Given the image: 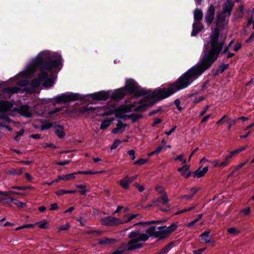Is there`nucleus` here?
Wrapping results in <instances>:
<instances>
[{
    "instance_id": "obj_63",
    "label": "nucleus",
    "mask_w": 254,
    "mask_h": 254,
    "mask_svg": "<svg viewBox=\"0 0 254 254\" xmlns=\"http://www.w3.org/2000/svg\"><path fill=\"white\" fill-rule=\"evenodd\" d=\"M63 107L56 108L54 110H52L50 111L49 113L51 115H53V114H56V113H57L58 112H59L63 110Z\"/></svg>"
},
{
    "instance_id": "obj_28",
    "label": "nucleus",
    "mask_w": 254,
    "mask_h": 254,
    "mask_svg": "<svg viewBox=\"0 0 254 254\" xmlns=\"http://www.w3.org/2000/svg\"><path fill=\"white\" fill-rule=\"evenodd\" d=\"M194 20L195 22H200L203 17V13L201 9L196 8L193 12Z\"/></svg>"
},
{
    "instance_id": "obj_34",
    "label": "nucleus",
    "mask_w": 254,
    "mask_h": 254,
    "mask_svg": "<svg viewBox=\"0 0 254 254\" xmlns=\"http://www.w3.org/2000/svg\"><path fill=\"white\" fill-rule=\"evenodd\" d=\"M143 115L142 114L133 113L129 115V119L131 120L133 123L136 122L138 120L141 119Z\"/></svg>"
},
{
    "instance_id": "obj_52",
    "label": "nucleus",
    "mask_w": 254,
    "mask_h": 254,
    "mask_svg": "<svg viewBox=\"0 0 254 254\" xmlns=\"http://www.w3.org/2000/svg\"><path fill=\"white\" fill-rule=\"evenodd\" d=\"M121 141L119 139H117L115 140V141H114V142L113 143L112 145L111 146V149H116L118 147V146L121 144Z\"/></svg>"
},
{
    "instance_id": "obj_37",
    "label": "nucleus",
    "mask_w": 254,
    "mask_h": 254,
    "mask_svg": "<svg viewBox=\"0 0 254 254\" xmlns=\"http://www.w3.org/2000/svg\"><path fill=\"white\" fill-rule=\"evenodd\" d=\"M76 192V190H60L57 191L56 193L57 195L60 196L64 194L67 193H74Z\"/></svg>"
},
{
    "instance_id": "obj_58",
    "label": "nucleus",
    "mask_w": 254,
    "mask_h": 254,
    "mask_svg": "<svg viewBox=\"0 0 254 254\" xmlns=\"http://www.w3.org/2000/svg\"><path fill=\"white\" fill-rule=\"evenodd\" d=\"M75 220L79 222L80 225L81 226H85V223L86 222V220L85 219H83V218L82 217H80L79 218H77L75 219Z\"/></svg>"
},
{
    "instance_id": "obj_3",
    "label": "nucleus",
    "mask_w": 254,
    "mask_h": 254,
    "mask_svg": "<svg viewBox=\"0 0 254 254\" xmlns=\"http://www.w3.org/2000/svg\"><path fill=\"white\" fill-rule=\"evenodd\" d=\"M35 65L38 67L41 73L37 78L30 81L33 88L38 87L41 82L46 77V70L51 72L53 69L62 64V57L61 55H54L53 57L46 55L44 52L38 54L34 60Z\"/></svg>"
},
{
    "instance_id": "obj_1",
    "label": "nucleus",
    "mask_w": 254,
    "mask_h": 254,
    "mask_svg": "<svg viewBox=\"0 0 254 254\" xmlns=\"http://www.w3.org/2000/svg\"><path fill=\"white\" fill-rule=\"evenodd\" d=\"M219 29L216 27L210 36L209 41L204 45V55L201 61L193 66L199 76L212 66L220 55L224 56L233 43L232 40L223 49L224 43L219 41Z\"/></svg>"
},
{
    "instance_id": "obj_2",
    "label": "nucleus",
    "mask_w": 254,
    "mask_h": 254,
    "mask_svg": "<svg viewBox=\"0 0 254 254\" xmlns=\"http://www.w3.org/2000/svg\"><path fill=\"white\" fill-rule=\"evenodd\" d=\"M199 75L193 66L180 76L175 82L168 85V88H158L149 95L152 101H159L171 96L176 92L187 88Z\"/></svg>"
},
{
    "instance_id": "obj_5",
    "label": "nucleus",
    "mask_w": 254,
    "mask_h": 254,
    "mask_svg": "<svg viewBox=\"0 0 254 254\" xmlns=\"http://www.w3.org/2000/svg\"><path fill=\"white\" fill-rule=\"evenodd\" d=\"M53 99L56 103L61 104L77 100H84L85 99V96L79 93L70 92L58 95Z\"/></svg>"
},
{
    "instance_id": "obj_57",
    "label": "nucleus",
    "mask_w": 254,
    "mask_h": 254,
    "mask_svg": "<svg viewBox=\"0 0 254 254\" xmlns=\"http://www.w3.org/2000/svg\"><path fill=\"white\" fill-rule=\"evenodd\" d=\"M146 162H147V160L142 159V158H140V159H138V160L135 161L134 162V164L136 165L140 166V165H142L144 164Z\"/></svg>"
},
{
    "instance_id": "obj_31",
    "label": "nucleus",
    "mask_w": 254,
    "mask_h": 254,
    "mask_svg": "<svg viewBox=\"0 0 254 254\" xmlns=\"http://www.w3.org/2000/svg\"><path fill=\"white\" fill-rule=\"evenodd\" d=\"M57 127H58L59 129H57L55 130V134L60 138H64L65 136V133L64 132L63 127L60 125H58Z\"/></svg>"
},
{
    "instance_id": "obj_32",
    "label": "nucleus",
    "mask_w": 254,
    "mask_h": 254,
    "mask_svg": "<svg viewBox=\"0 0 254 254\" xmlns=\"http://www.w3.org/2000/svg\"><path fill=\"white\" fill-rule=\"evenodd\" d=\"M112 121L113 120L109 119L103 120V121L101 124L100 128L102 130L107 129L111 124Z\"/></svg>"
},
{
    "instance_id": "obj_49",
    "label": "nucleus",
    "mask_w": 254,
    "mask_h": 254,
    "mask_svg": "<svg viewBox=\"0 0 254 254\" xmlns=\"http://www.w3.org/2000/svg\"><path fill=\"white\" fill-rule=\"evenodd\" d=\"M99 172L97 171H77V174H80V175H94L99 173Z\"/></svg>"
},
{
    "instance_id": "obj_61",
    "label": "nucleus",
    "mask_w": 254,
    "mask_h": 254,
    "mask_svg": "<svg viewBox=\"0 0 254 254\" xmlns=\"http://www.w3.org/2000/svg\"><path fill=\"white\" fill-rule=\"evenodd\" d=\"M153 120H154V122L152 124V127H155L156 125H157L162 122V120L160 118H154L153 119Z\"/></svg>"
},
{
    "instance_id": "obj_46",
    "label": "nucleus",
    "mask_w": 254,
    "mask_h": 254,
    "mask_svg": "<svg viewBox=\"0 0 254 254\" xmlns=\"http://www.w3.org/2000/svg\"><path fill=\"white\" fill-rule=\"evenodd\" d=\"M10 194H13L15 195H20L22 194L21 193L15 191H9L8 192H3L2 191H0V194L4 195V196H9Z\"/></svg>"
},
{
    "instance_id": "obj_41",
    "label": "nucleus",
    "mask_w": 254,
    "mask_h": 254,
    "mask_svg": "<svg viewBox=\"0 0 254 254\" xmlns=\"http://www.w3.org/2000/svg\"><path fill=\"white\" fill-rule=\"evenodd\" d=\"M139 215V214H127L126 215V216H127L128 218L127 219H126L124 221H122L123 224L127 223V222L130 221L131 220H132V219L136 218L137 216H138Z\"/></svg>"
},
{
    "instance_id": "obj_11",
    "label": "nucleus",
    "mask_w": 254,
    "mask_h": 254,
    "mask_svg": "<svg viewBox=\"0 0 254 254\" xmlns=\"http://www.w3.org/2000/svg\"><path fill=\"white\" fill-rule=\"evenodd\" d=\"M138 85L137 83L132 79H129L126 81V85L123 88L130 94H134L137 89Z\"/></svg>"
},
{
    "instance_id": "obj_47",
    "label": "nucleus",
    "mask_w": 254,
    "mask_h": 254,
    "mask_svg": "<svg viewBox=\"0 0 254 254\" xmlns=\"http://www.w3.org/2000/svg\"><path fill=\"white\" fill-rule=\"evenodd\" d=\"M195 208V206H191V207H189L188 208L183 209L182 210H181L178 211L177 212H176L175 213V215H179V214H182L183 213L191 211V210H193Z\"/></svg>"
},
{
    "instance_id": "obj_19",
    "label": "nucleus",
    "mask_w": 254,
    "mask_h": 254,
    "mask_svg": "<svg viewBox=\"0 0 254 254\" xmlns=\"http://www.w3.org/2000/svg\"><path fill=\"white\" fill-rule=\"evenodd\" d=\"M178 171L186 178H189L191 174V171H190V166L188 165H184L181 168L178 169Z\"/></svg>"
},
{
    "instance_id": "obj_27",
    "label": "nucleus",
    "mask_w": 254,
    "mask_h": 254,
    "mask_svg": "<svg viewBox=\"0 0 254 254\" xmlns=\"http://www.w3.org/2000/svg\"><path fill=\"white\" fill-rule=\"evenodd\" d=\"M151 92V91L146 90L145 88H139L137 87V89L135 91L134 94L136 97H140L146 95L148 96Z\"/></svg>"
},
{
    "instance_id": "obj_33",
    "label": "nucleus",
    "mask_w": 254,
    "mask_h": 254,
    "mask_svg": "<svg viewBox=\"0 0 254 254\" xmlns=\"http://www.w3.org/2000/svg\"><path fill=\"white\" fill-rule=\"evenodd\" d=\"M214 164L215 167H225L227 166L229 163L225 158L224 160L222 162H219V160H215L214 161Z\"/></svg>"
},
{
    "instance_id": "obj_45",
    "label": "nucleus",
    "mask_w": 254,
    "mask_h": 254,
    "mask_svg": "<svg viewBox=\"0 0 254 254\" xmlns=\"http://www.w3.org/2000/svg\"><path fill=\"white\" fill-rule=\"evenodd\" d=\"M36 224L38 225V227L41 229H46L48 228V223L46 220H43Z\"/></svg>"
},
{
    "instance_id": "obj_15",
    "label": "nucleus",
    "mask_w": 254,
    "mask_h": 254,
    "mask_svg": "<svg viewBox=\"0 0 254 254\" xmlns=\"http://www.w3.org/2000/svg\"><path fill=\"white\" fill-rule=\"evenodd\" d=\"M126 95L123 88L116 90L114 92L112 91L110 98L113 101H118L122 100Z\"/></svg>"
},
{
    "instance_id": "obj_60",
    "label": "nucleus",
    "mask_w": 254,
    "mask_h": 254,
    "mask_svg": "<svg viewBox=\"0 0 254 254\" xmlns=\"http://www.w3.org/2000/svg\"><path fill=\"white\" fill-rule=\"evenodd\" d=\"M133 186L138 189L139 192H143L145 190L144 187L140 185L138 183H135L133 184Z\"/></svg>"
},
{
    "instance_id": "obj_25",
    "label": "nucleus",
    "mask_w": 254,
    "mask_h": 254,
    "mask_svg": "<svg viewBox=\"0 0 254 254\" xmlns=\"http://www.w3.org/2000/svg\"><path fill=\"white\" fill-rule=\"evenodd\" d=\"M120 186L125 190L129 189V186L130 184L128 179V175L125 176L121 180L118 182Z\"/></svg>"
},
{
    "instance_id": "obj_21",
    "label": "nucleus",
    "mask_w": 254,
    "mask_h": 254,
    "mask_svg": "<svg viewBox=\"0 0 254 254\" xmlns=\"http://www.w3.org/2000/svg\"><path fill=\"white\" fill-rule=\"evenodd\" d=\"M203 28V26L200 22H195L192 24L191 36H196L198 33Z\"/></svg>"
},
{
    "instance_id": "obj_20",
    "label": "nucleus",
    "mask_w": 254,
    "mask_h": 254,
    "mask_svg": "<svg viewBox=\"0 0 254 254\" xmlns=\"http://www.w3.org/2000/svg\"><path fill=\"white\" fill-rule=\"evenodd\" d=\"M18 85L24 87L23 90L27 93H32L33 89L28 87L27 86L30 85V81L27 79L20 80L18 83Z\"/></svg>"
},
{
    "instance_id": "obj_55",
    "label": "nucleus",
    "mask_w": 254,
    "mask_h": 254,
    "mask_svg": "<svg viewBox=\"0 0 254 254\" xmlns=\"http://www.w3.org/2000/svg\"><path fill=\"white\" fill-rule=\"evenodd\" d=\"M161 201L162 202L163 204H166L169 202V199L167 197V193H164V195H162L161 196Z\"/></svg>"
},
{
    "instance_id": "obj_26",
    "label": "nucleus",
    "mask_w": 254,
    "mask_h": 254,
    "mask_svg": "<svg viewBox=\"0 0 254 254\" xmlns=\"http://www.w3.org/2000/svg\"><path fill=\"white\" fill-rule=\"evenodd\" d=\"M208 167H204L202 170L200 168H199L197 169L193 173V176L194 177L201 178L203 177L205 173L208 171Z\"/></svg>"
},
{
    "instance_id": "obj_10",
    "label": "nucleus",
    "mask_w": 254,
    "mask_h": 254,
    "mask_svg": "<svg viewBox=\"0 0 254 254\" xmlns=\"http://www.w3.org/2000/svg\"><path fill=\"white\" fill-rule=\"evenodd\" d=\"M215 13V7L213 5L211 4L207 10L204 17V21L208 26H209L212 23L214 19Z\"/></svg>"
},
{
    "instance_id": "obj_36",
    "label": "nucleus",
    "mask_w": 254,
    "mask_h": 254,
    "mask_svg": "<svg viewBox=\"0 0 254 254\" xmlns=\"http://www.w3.org/2000/svg\"><path fill=\"white\" fill-rule=\"evenodd\" d=\"M10 199L11 202L15 204L19 208H23L24 206L26 205L25 203L20 201L15 198L10 197Z\"/></svg>"
},
{
    "instance_id": "obj_29",
    "label": "nucleus",
    "mask_w": 254,
    "mask_h": 254,
    "mask_svg": "<svg viewBox=\"0 0 254 254\" xmlns=\"http://www.w3.org/2000/svg\"><path fill=\"white\" fill-rule=\"evenodd\" d=\"M76 175H78L77 172L71 174H66L63 176H58V179L65 181H69L73 180L75 178Z\"/></svg>"
},
{
    "instance_id": "obj_50",
    "label": "nucleus",
    "mask_w": 254,
    "mask_h": 254,
    "mask_svg": "<svg viewBox=\"0 0 254 254\" xmlns=\"http://www.w3.org/2000/svg\"><path fill=\"white\" fill-rule=\"evenodd\" d=\"M239 153H240V152L239 151L238 149L231 151L230 152V154L226 157V159L227 160V161L228 162V163H230L231 159H232V157L234 155L238 154Z\"/></svg>"
},
{
    "instance_id": "obj_51",
    "label": "nucleus",
    "mask_w": 254,
    "mask_h": 254,
    "mask_svg": "<svg viewBox=\"0 0 254 254\" xmlns=\"http://www.w3.org/2000/svg\"><path fill=\"white\" fill-rule=\"evenodd\" d=\"M12 189H16V190H26L27 189H33V187H32L31 186H22V187L13 186L12 187Z\"/></svg>"
},
{
    "instance_id": "obj_64",
    "label": "nucleus",
    "mask_w": 254,
    "mask_h": 254,
    "mask_svg": "<svg viewBox=\"0 0 254 254\" xmlns=\"http://www.w3.org/2000/svg\"><path fill=\"white\" fill-rule=\"evenodd\" d=\"M127 154L130 157L132 160H134L135 158V151L134 150H130L127 152Z\"/></svg>"
},
{
    "instance_id": "obj_54",
    "label": "nucleus",
    "mask_w": 254,
    "mask_h": 254,
    "mask_svg": "<svg viewBox=\"0 0 254 254\" xmlns=\"http://www.w3.org/2000/svg\"><path fill=\"white\" fill-rule=\"evenodd\" d=\"M155 190L159 193L162 195H164V193H166L165 191L163 188L159 185H157L155 188Z\"/></svg>"
},
{
    "instance_id": "obj_38",
    "label": "nucleus",
    "mask_w": 254,
    "mask_h": 254,
    "mask_svg": "<svg viewBox=\"0 0 254 254\" xmlns=\"http://www.w3.org/2000/svg\"><path fill=\"white\" fill-rule=\"evenodd\" d=\"M115 116L116 118L120 119L123 114H125L124 109L121 107L115 109L114 111Z\"/></svg>"
},
{
    "instance_id": "obj_12",
    "label": "nucleus",
    "mask_w": 254,
    "mask_h": 254,
    "mask_svg": "<svg viewBox=\"0 0 254 254\" xmlns=\"http://www.w3.org/2000/svg\"><path fill=\"white\" fill-rule=\"evenodd\" d=\"M12 111L17 112L23 117L29 118L31 117L29 106L27 105H22L18 107H14Z\"/></svg>"
},
{
    "instance_id": "obj_13",
    "label": "nucleus",
    "mask_w": 254,
    "mask_h": 254,
    "mask_svg": "<svg viewBox=\"0 0 254 254\" xmlns=\"http://www.w3.org/2000/svg\"><path fill=\"white\" fill-rule=\"evenodd\" d=\"M129 241L127 242V244L122 243L119 247V249L120 250V251H123V253L126 251H132L142 248V245L141 244H132L129 245Z\"/></svg>"
},
{
    "instance_id": "obj_42",
    "label": "nucleus",
    "mask_w": 254,
    "mask_h": 254,
    "mask_svg": "<svg viewBox=\"0 0 254 254\" xmlns=\"http://www.w3.org/2000/svg\"><path fill=\"white\" fill-rule=\"evenodd\" d=\"M163 112L162 106H159L157 109L153 110L148 113V116L151 117L158 113H161Z\"/></svg>"
},
{
    "instance_id": "obj_23",
    "label": "nucleus",
    "mask_w": 254,
    "mask_h": 254,
    "mask_svg": "<svg viewBox=\"0 0 254 254\" xmlns=\"http://www.w3.org/2000/svg\"><path fill=\"white\" fill-rule=\"evenodd\" d=\"M210 234V231H205L203 233H202L199 237L201 238V240L203 241L205 243H209L211 242H213V240H211L209 235Z\"/></svg>"
},
{
    "instance_id": "obj_7",
    "label": "nucleus",
    "mask_w": 254,
    "mask_h": 254,
    "mask_svg": "<svg viewBox=\"0 0 254 254\" xmlns=\"http://www.w3.org/2000/svg\"><path fill=\"white\" fill-rule=\"evenodd\" d=\"M140 105L136 107L133 111L135 112H144L147 109L156 103V101H152L149 96L144 97L139 101Z\"/></svg>"
},
{
    "instance_id": "obj_35",
    "label": "nucleus",
    "mask_w": 254,
    "mask_h": 254,
    "mask_svg": "<svg viewBox=\"0 0 254 254\" xmlns=\"http://www.w3.org/2000/svg\"><path fill=\"white\" fill-rule=\"evenodd\" d=\"M173 242H171L166 245L163 248H162L157 254H167L169 250L170 247L173 245Z\"/></svg>"
},
{
    "instance_id": "obj_8",
    "label": "nucleus",
    "mask_w": 254,
    "mask_h": 254,
    "mask_svg": "<svg viewBox=\"0 0 254 254\" xmlns=\"http://www.w3.org/2000/svg\"><path fill=\"white\" fill-rule=\"evenodd\" d=\"M111 93L112 91H105L102 90L87 95V96L90 97L95 101H106L110 98Z\"/></svg>"
},
{
    "instance_id": "obj_53",
    "label": "nucleus",
    "mask_w": 254,
    "mask_h": 254,
    "mask_svg": "<svg viewBox=\"0 0 254 254\" xmlns=\"http://www.w3.org/2000/svg\"><path fill=\"white\" fill-rule=\"evenodd\" d=\"M91 110H94V108L92 107H88L84 106L79 110V112L80 113H85Z\"/></svg>"
},
{
    "instance_id": "obj_40",
    "label": "nucleus",
    "mask_w": 254,
    "mask_h": 254,
    "mask_svg": "<svg viewBox=\"0 0 254 254\" xmlns=\"http://www.w3.org/2000/svg\"><path fill=\"white\" fill-rule=\"evenodd\" d=\"M76 187L78 189H81V190H79V192L82 195H85L86 192L88 191L86 190V186L84 185H77L76 186Z\"/></svg>"
},
{
    "instance_id": "obj_22",
    "label": "nucleus",
    "mask_w": 254,
    "mask_h": 254,
    "mask_svg": "<svg viewBox=\"0 0 254 254\" xmlns=\"http://www.w3.org/2000/svg\"><path fill=\"white\" fill-rule=\"evenodd\" d=\"M223 14L222 12H219L217 14V25L220 23V26L221 27H223L227 23L226 21L228 16L227 15H223Z\"/></svg>"
},
{
    "instance_id": "obj_48",
    "label": "nucleus",
    "mask_w": 254,
    "mask_h": 254,
    "mask_svg": "<svg viewBox=\"0 0 254 254\" xmlns=\"http://www.w3.org/2000/svg\"><path fill=\"white\" fill-rule=\"evenodd\" d=\"M203 214H199L198 215V217L194 219L193 221H191V222L189 223L188 224V226L189 227H191L193 226L196 222H197L201 218L203 217Z\"/></svg>"
},
{
    "instance_id": "obj_39",
    "label": "nucleus",
    "mask_w": 254,
    "mask_h": 254,
    "mask_svg": "<svg viewBox=\"0 0 254 254\" xmlns=\"http://www.w3.org/2000/svg\"><path fill=\"white\" fill-rule=\"evenodd\" d=\"M53 127V123H50L48 121H45L43 123L41 128L42 130H46L48 129Z\"/></svg>"
},
{
    "instance_id": "obj_24",
    "label": "nucleus",
    "mask_w": 254,
    "mask_h": 254,
    "mask_svg": "<svg viewBox=\"0 0 254 254\" xmlns=\"http://www.w3.org/2000/svg\"><path fill=\"white\" fill-rule=\"evenodd\" d=\"M116 239L105 237L103 239H99L98 244L100 245H109L116 243Z\"/></svg>"
},
{
    "instance_id": "obj_18",
    "label": "nucleus",
    "mask_w": 254,
    "mask_h": 254,
    "mask_svg": "<svg viewBox=\"0 0 254 254\" xmlns=\"http://www.w3.org/2000/svg\"><path fill=\"white\" fill-rule=\"evenodd\" d=\"M46 74L47 75L46 77L42 81H43V85L46 88H50L51 87L53 84H54V79H53V75L52 73L51 74L50 77H49V71L47 70H46ZM52 71L51 72H52Z\"/></svg>"
},
{
    "instance_id": "obj_14",
    "label": "nucleus",
    "mask_w": 254,
    "mask_h": 254,
    "mask_svg": "<svg viewBox=\"0 0 254 254\" xmlns=\"http://www.w3.org/2000/svg\"><path fill=\"white\" fill-rule=\"evenodd\" d=\"M13 104L12 102L6 100H0V113H5L12 111Z\"/></svg>"
},
{
    "instance_id": "obj_30",
    "label": "nucleus",
    "mask_w": 254,
    "mask_h": 254,
    "mask_svg": "<svg viewBox=\"0 0 254 254\" xmlns=\"http://www.w3.org/2000/svg\"><path fill=\"white\" fill-rule=\"evenodd\" d=\"M20 90L19 88L17 87H9L3 89V92L9 94L18 93Z\"/></svg>"
},
{
    "instance_id": "obj_59",
    "label": "nucleus",
    "mask_w": 254,
    "mask_h": 254,
    "mask_svg": "<svg viewBox=\"0 0 254 254\" xmlns=\"http://www.w3.org/2000/svg\"><path fill=\"white\" fill-rule=\"evenodd\" d=\"M237 119H235L234 120H230V119H229L228 118L227 120V121H230L229 123V125L228 126V127H227V128L228 130H230L231 128V127L234 125L235 124H236V121H237Z\"/></svg>"
},
{
    "instance_id": "obj_16",
    "label": "nucleus",
    "mask_w": 254,
    "mask_h": 254,
    "mask_svg": "<svg viewBox=\"0 0 254 254\" xmlns=\"http://www.w3.org/2000/svg\"><path fill=\"white\" fill-rule=\"evenodd\" d=\"M229 67V64L222 63L216 69H213L212 73L213 76L216 77L220 74L223 73Z\"/></svg>"
},
{
    "instance_id": "obj_6",
    "label": "nucleus",
    "mask_w": 254,
    "mask_h": 254,
    "mask_svg": "<svg viewBox=\"0 0 254 254\" xmlns=\"http://www.w3.org/2000/svg\"><path fill=\"white\" fill-rule=\"evenodd\" d=\"M150 237V236L146 233H140L139 231H133L131 232L128 235V238L130 239L129 245L132 244H141L142 245V248L144 247V245L142 243H140V242H145L147 241Z\"/></svg>"
},
{
    "instance_id": "obj_4",
    "label": "nucleus",
    "mask_w": 254,
    "mask_h": 254,
    "mask_svg": "<svg viewBox=\"0 0 254 254\" xmlns=\"http://www.w3.org/2000/svg\"><path fill=\"white\" fill-rule=\"evenodd\" d=\"M178 226L173 223L169 227L166 226H161L158 227L156 230V227L151 226L146 230L145 232L148 234L150 237L158 238L156 242L167 238L172 233L175 231L177 228Z\"/></svg>"
},
{
    "instance_id": "obj_17",
    "label": "nucleus",
    "mask_w": 254,
    "mask_h": 254,
    "mask_svg": "<svg viewBox=\"0 0 254 254\" xmlns=\"http://www.w3.org/2000/svg\"><path fill=\"white\" fill-rule=\"evenodd\" d=\"M234 7V3L231 1H228L223 5V11L222 12L228 15L229 17Z\"/></svg>"
},
{
    "instance_id": "obj_43",
    "label": "nucleus",
    "mask_w": 254,
    "mask_h": 254,
    "mask_svg": "<svg viewBox=\"0 0 254 254\" xmlns=\"http://www.w3.org/2000/svg\"><path fill=\"white\" fill-rule=\"evenodd\" d=\"M117 127L121 129V132H123L126 127L127 126V124H124L121 120H118L116 125Z\"/></svg>"
},
{
    "instance_id": "obj_9",
    "label": "nucleus",
    "mask_w": 254,
    "mask_h": 254,
    "mask_svg": "<svg viewBox=\"0 0 254 254\" xmlns=\"http://www.w3.org/2000/svg\"><path fill=\"white\" fill-rule=\"evenodd\" d=\"M101 222L102 225L107 226H118L123 224L122 220H121L119 218L112 216H107L102 218Z\"/></svg>"
},
{
    "instance_id": "obj_56",
    "label": "nucleus",
    "mask_w": 254,
    "mask_h": 254,
    "mask_svg": "<svg viewBox=\"0 0 254 254\" xmlns=\"http://www.w3.org/2000/svg\"><path fill=\"white\" fill-rule=\"evenodd\" d=\"M174 104L175 105L176 107H177V109L181 112L183 110V108L180 106L181 101L180 99H176L174 102Z\"/></svg>"
},
{
    "instance_id": "obj_62",
    "label": "nucleus",
    "mask_w": 254,
    "mask_h": 254,
    "mask_svg": "<svg viewBox=\"0 0 254 254\" xmlns=\"http://www.w3.org/2000/svg\"><path fill=\"white\" fill-rule=\"evenodd\" d=\"M209 108H210V105H206L204 107L203 110L200 112L199 117H202V116H204L206 114L207 111L208 110Z\"/></svg>"
},
{
    "instance_id": "obj_44",
    "label": "nucleus",
    "mask_w": 254,
    "mask_h": 254,
    "mask_svg": "<svg viewBox=\"0 0 254 254\" xmlns=\"http://www.w3.org/2000/svg\"><path fill=\"white\" fill-rule=\"evenodd\" d=\"M227 232L229 234H233L235 236L238 235L240 233V231L239 230L236 229L234 227H230L228 228Z\"/></svg>"
}]
</instances>
